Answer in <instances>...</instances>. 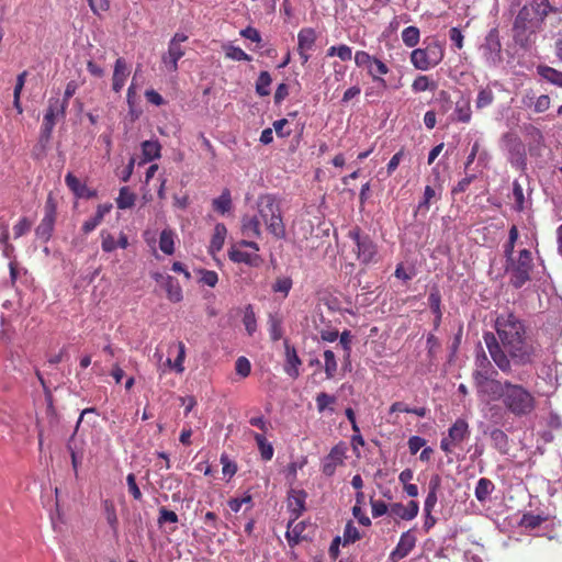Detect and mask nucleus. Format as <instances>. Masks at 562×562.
<instances>
[{"mask_svg":"<svg viewBox=\"0 0 562 562\" xmlns=\"http://www.w3.org/2000/svg\"><path fill=\"white\" fill-rule=\"evenodd\" d=\"M524 7L531 9L535 15L541 18L543 21L550 12L554 11L549 0H531L530 4H525Z\"/></svg>","mask_w":562,"mask_h":562,"instance_id":"33","label":"nucleus"},{"mask_svg":"<svg viewBox=\"0 0 562 562\" xmlns=\"http://www.w3.org/2000/svg\"><path fill=\"white\" fill-rule=\"evenodd\" d=\"M475 367L476 369L472 373L474 384L480 393L488 395L491 383L495 380L492 379V375L496 374V371L484 353L476 357Z\"/></svg>","mask_w":562,"mask_h":562,"instance_id":"11","label":"nucleus"},{"mask_svg":"<svg viewBox=\"0 0 562 562\" xmlns=\"http://www.w3.org/2000/svg\"><path fill=\"white\" fill-rule=\"evenodd\" d=\"M257 211L260 221L263 222L268 232L276 238L285 237V226L283 224L280 204L272 194H261L257 200Z\"/></svg>","mask_w":562,"mask_h":562,"instance_id":"4","label":"nucleus"},{"mask_svg":"<svg viewBox=\"0 0 562 562\" xmlns=\"http://www.w3.org/2000/svg\"><path fill=\"white\" fill-rule=\"evenodd\" d=\"M126 483H127V486H128V492L134 497V499L140 501L142 497H143V494H142V492H140L137 483H136V476H135L134 473H130L126 476Z\"/></svg>","mask_w":562,"mask_h":562,"instance_id":"59","label":"nucleus"},{"mask_svg":"<svg viewBox=\"0 0 562 562\" xmlns=\"http://www.w3.org/2000/svg\"><path fill=\"white\" fill-rule=\"evenodd\" d=\"M494 490L495 485L490 479L481 477L475 485L474 495L480 503H485Z\"/></svg>","mask_w":562,"mask_h":562,"instance_id":"29","label":"nucleus"},{"mask_svg":"<svg viewBox=\"0 0 562 562\" xmlns=\"http://www.w3.org/2000/svg\"><path fill=\"white\" fill-rule=\"evenodd\" d=\"M135 203V194L130 191L127 187H123L120 190L116 199V205L121 210L130 209Z\"/></svg>","mask_w":562,"mask_h":562,"instance_id":"42","label":"nucleus"},{"mask_svg":"<svg viewBox=\"0 0 562 562\" xmlns=\"http://www.w3.org/2000/svg\"><path fill=\"white\" fill-rule=\"evenodd\" d=\"M537 74L549 83L562 88V71L547 65H539Z\"/></svg>","mask_w":562,"mask_h":562,"instance_id":"28","label":"nucleus"},{"mask_svg":"<svg viewBox=\"0 0 562 562\" xmlns=\"http://www.w3.org/2000/svg\"><path fill=\"white\" fill-rule=\"evenodd\" d=\"M395 412L415 414L419 417H425L427 415V409L425 407L411 408L404 402H395L391 405L390 413H395Z\"/></svg>","mask_w":562,"mask_h":562,"instance_id":"46","label":"nucleus"},{"mask_svg":"<svg viewBox=\"0 0 562 562\" xmlns=\"http://www.w3.org/2000/svg\"><path fill=\"white\" fill-rule=\"evenodd\" d=\"M184 54L186 50L181 45L169 43L168 50L162 55L161 60L169 71L176 72L178 70V61Z\"/></svg>","mask_w":562,"mask_h":562,"instance_id":"19","label":"nucleus"},{"mask_svg":"<svg viewBox=\"0 0 562 562\" xmlns=\"http://www.w3.org/2000/svg\"><path fill=\"white\" fill-rule=\"evenodd\" d=\"M112 204H99L95 214L82 224V232L89 234L97 228L103 217L111 211Z\"/></svg>","mask_w":562,"mask_h":562,"instance_id":"25","label":"nucleus"},{"mask_svg":"<svg viewBox=\"0 0 562 562\" xmlns=\"http://www.w3.org/2000/svg\"><path fill=\"white\" fill-rule=\"evenodd\" d=\"M65 182L69 190L75 194L78 199H92L97 196V191L88 188L85 183H82L77 177H75L71 172H68L65 177Z\"/></svg>","mask_w":562,"mask_h":562,"instance_id":"17","label":"nucleus"},{"mask_svg":"<svg viewBox=\"0 0 562 562\" xmlns=\"http://www.w3.org/2000/svg\"><path fill=\"white\" fill-rule=\"evenodd\" d=\"M472 117V111L469 99H461L456 103L453 119L457 122L469 123Z\"/></svg>","mask_w":562,"mask_h":562,"instance_id":"30","label":"nucleus"},{"mask_svg":"<svg viewBox=\"0 0 562 562\" xmlns=\"http://www.w3.org/2000/svg\"><path fill=\"white\" fill-rule=\"evenodd\" d=\"M442 58L443 47L438 41H431L425 48H416L411 53V63L419 70H428L437 66Z\"/></svg>","mask_w":562,"mask_h":562,"instance_id":"7","label":"nucleus"},{"mask_svg":"<svg viewBox=\"0 0 562 562\" xmlns=\"http://www.w3.org/2000/svg\"><path fill=\"white\" fill-rule=\"evenodd\" d=\"M420 38L419 29L416 26H407L402 32V41L407 47H415Z\"/></svg>","mask_w":562,"mask_h":562,"instance_id":"41","label":"nucleus"},{"mask_svg":"<svg viewBox=\"0 0 562 562\" xmlns=\"http://www.w3.org/2000/svg\"><path fill=\"white\" fill-rule=\"evenodd\" d=\"M488 396L499 401L503 408L516 418L530 416L537 407L533 393L525 385L509 380H494L491 383Z\"/></svg>","mask_w":562,"mask_h":562,"instance_id":"2","label":"nucleus"},{"mask_svg":"<svg viewBox=\"0 0 562 562\" xmlns=\"http://www.w3.org/2000/svg\"><path fill=\"white\" fill-rule=\"evenodd\" d=\"M221 463L223 465L222 471L224 475H228L229 477H232L236 473L237 465L235 462L229 460L226 453H223L221 456Z\"/></svg>","mask_w":562,"mask_h":562,"instance_id":"62","label":"nucleus"},{"mask_svg":"<svg viewBox=\"0 0 562 562\" xmlns=\"http://www.w3.org/2000/svg\"><path fill=\"white\" fill-rule=\"evenodd\" d=\"M130 76V68L124 58L120 57L115 60L112 78V89L116 93L121 92L125 85L126 78Z\"/></svg>","mask_w":562,"mask_h":562,"instance_id":"18","label":"nucleus"},{"mask_svg":"<svg viewBox=\"0 0 562 562\" xmlns=\"http://www.w3.org/2000/svg\"><path fill=\"white\" fill-rule=\"evenodd\" d=\"M254 439L258 446L261 459L263 461H270L273 457V447L270 442L267 441L266 437L262 434L255 432Z\"/></svg>","mask_w":562,"mask_h":562,"instance_id":"34","label":"nucleus"},{"mask_svg":"<svg viewBox=\"0 0 562 562\" xmlns=\"http://www.w3.org/2000/svg\"><path fill=\"white\" fill-rule=\"evenodd\" d=\"M225 56L236 61H250L252 58L250 55L245 53L240 47L228 44L224 46Z\"/></svg>","mask_w":562,"mask_h":562,"instance_id":"44","label":"nucleus"},{"mask_svg":"<svg viewBox=\"0 0 562 562\" xmlns=\"http://www.w3.org/2000/svg\"><path fill=\"white\" fill-rule=\"evenodd\" d=\"M292 279L289 277L278 278L272 285V290L286 296L292 289Z\"/></svg>","mask_w":562,"mask_h":562,"instance_id":"55","label":"nucleus"},{"mask_svg":"<svg viewBox=\"0 0 562 562\" xmlns=\"http://www.w3.org/2000/svg\"><path fill=\"white\" fill-rule=\"evenodd\" d=\"M501 147L505 151L507 160L515 169L526 171L527 151L522 140L514 133H505L501 139Z\"/></svg>","mask_w":562,"mask_h":562,"instance_id":"6","label":"nucleus"},{"mask_svg":"<svg viewBox=\"0 0 562 562\" xmlns=\"http://www.w3.org/2000/svg\"><path fill=\"white\" fill-rule=\"evenodd\" d=\"M316 41V32L312 27H304L297 34V48L311 50Z\"/></svg>","mask_w":562,"mask_h":562,"instance_id":"32","label":"nucleus"},{"mask_svg":"<svg viewBox=\"0 0 562 562\" xmlns=\"http://www.w3.org/2000/svg\"><path fill=\"white\" fill-rule=\"evenodd\" d=\"M168 297L172 302H179L182 300V290L178 282H175L172 278H169L167 284Z\"/></svg>","mask_w":562,"mask_h":562,"instance_id":"56","label":"nucleus"},{"mask_svg":"<svg viewBox=\"0 0 562 562\" xmlns=\"http://www.w3.org/2000/svg\"><path fill=\"white\" fill-rule=\"evenodd\" d=\"M360 537L358 528L353 525L352 520H349L344 529L342 546L353 543L359 540Z\"/></svg>","mask_w":562,"mask_h":562,"instance_id":"48","label":"nucleus"},{"mask_svg":"<svg viewBox=\"0 0 562 562\" xmlns=\"http://www.w3.org/2000/svg\"><path fill=\"white\" fill-rule=\"evenodd\" d=\"M55 217L56 207L52 198L49 196L45 205V215L35 229L36 237L44 243L47 241L52 236V233L54 231Z\"/></svg>","mask_w":562,"mask_h":562,"instance_id":"14","label":"nucleus"},{"mask_svg":"<svg viewBox=\"0 0 562 562\" xmlns=\"http://www.w3.org/2000/svg\"><path fill=\"white\" fill-rule=\"evenodd\" d=\"M435 87H436L435 82L430 81L429 77L424 76V75L418 76L412 85V89L414 92H423L426 90H432V89H435Z\"/></svg>","mask_w":562,"mask_h":562,"instance_id":"52","label":"nucleus"},{"mask_svg":"<svg viewBox=\"0 0 562 562\" xmlns=\"http://www.w3.org/2000/svg\"><path fill=\"white\" fill-rule=\"evenodd\" d=\"M228 257L233 262L246 263L251 267H258L261 262V258L257 254H249L238 248H232L228 251Z\"/></svg>","mask_w":562,"mask_h":562,"instance_id":"24","label":"nucleus"},{"mask_svg":"<svg viewBox=\"0 0 562 562\" xmlns=\"http://www.w3.org/2000/svg\"><path fill=\"white\" fill-rule=\"evenodd\" d=\"M307 493L304 490L291 488L288 493L286 507L290 517L299 519L305 512Z\"/></svg>","mask_w":562,"mask_h":562,"instance_id":"15","label":"nucleus"},{"mask_svg":"<svg viewBox=\"0 0 562 562\" xmlns=\"http://www.w3.org/2000/svg\"><path fill=\"white\" fill-rule=\"evenodd\" d=\"M346 445L339 442L334 446L329 453L322 461V472L326 476H333L338 465L344 464L346 458Z\"/></svg>","mask_w":562,"mask_h":562,"instance_id":"12","label":"nucleus"},{"mask_svg":"<svg viewBox=\"0 0 562 562\" xmlns=\"http://www.w3.org/2000/svg\"><path fill=\"white\" fill-rule=\"evenodd\" d=\"M416 535L414 530L409 529L403 532L394 550L389 555V562H400L406 558L416 546Z\"/></svg>","mask_w":562,"mask_h":562,"instance_id":"13","label":"nucleus"},{"mask_svg":"<svg viewBox=\"0 0 562 562\" xmlns=\"http://www.w3.org/2000/svg\"><path fill=\"white\" fill-rule=\"evenodd\" d=\"M272 77L268 71H261L256 80L255 90L259 97H267L270 94V85Z\"/></svg>","mask_w":562,"mask_h":562,"instance_id":"35","label":"nucleus"},{"mask_svg":"<svg viewBox=\"0 0 562 562\" xmlns=\"http://www.w3.org/2000/svg\"><path fill=\"white\" fill-rule=\"evenodd\" d=\"M428 303H429V307L432 311V313L435 315H437L438 322H440L441 316H442L441 308H440L441 295H440V291L437 286H434L430 290L429 295H428Z\"/></svg>","mask_w":562,"mask_h":562,"instance_id":"40","label":"nucleus"},{"mask_svg":"<svg viewBox=\"0 0 562 562\" xmlns=\"http://www.w3.org/2000/svg\"><path fill=\"white\" fill-rule=\"evenodd\" d=\"M178 355L172 363L170 359H167V366L173 368L177 373H182L184 371L183 362L186 359V346L183 342H178Z\"/></svg>","mask_w":562,"mask_h":562,"instance_id":"49","label":"nucleus"},{"mask_svg":"<svg viewBox=\"0 0 562 562\" xmlns=\"http://www.w3.org/2000/svg\"><path fill=\"white\" fill-rule=\"evenodd\" d=\"M324 361V371L326 374V379L330 380L336 375L338 369V363L334 351H331L330 349L325 350Z\"/></svg>","mask_w":562,"mask_h":562,"instance_id":"37","label":"nucleus"},{"mask_svg":"<svg viewBox=\"0 0 562 562\" xmlns=\"http://www.w3.org/2000/svg\"><path fill=\"white\" fill-rule=\"evenodd\" d=\"M544 521V518L540 515L531 513L525 514L520 520V526L529 529L539 527Z\"/></svg>","mask_w":562,"mask_h":562,"instance_id":"54","label":"nucleus"},{"mask_svg":"<svg viewBox=\"0 0 562 562\" xmlns=\"http://www.w3.org/2000/svg\"><path fill=\"white\" fill-rule=\"evenodd\" d=\"M142 151L147 161L160 157V145L156 140H145L142 143Z\"/></svg>","mask_w":562,"mask_h":562,"instance_id":"38","label":"nucleus"},{"mask_svg":"<svg viewBox=\"0 0 562 562\" xmlns=\"http://www.w3.org/2000/svg\"><path fill=\"white\" fill-rule=\"evenodd\" d=\"M469 424L463 418H458L448 429V437L454 442V445H460L463 440L469 438Z\"/></svg>","mask_w":562,"mask_h":562,"instance_id":"21","label":"nucleus"},{"mask_svg":"<svg viewBox=\"0 0 562 562\" xmlns=\"http://www.w3.org/2000/svg\"><path fill=\"white\" fill-rule=\"evenodd\" d=\"M543 20L535 15V12L527 7H522L513 23V40L521 48L531 47L537 40Z\"/></svg>","mask_w":562,"mask_h":562,"instance_id":"3","label":"nucleus"},{"mask_svg":"<svg viewBox=\"0 0 562 562\" xmlns=\"http://www.w3.org/2000/svg\"><path fill=\"white\" fill-rule=\"evenodd\" d=\"M390 509L392 515L403 520H412L418 515L419 505L416 501L408 502L406 506L402 503H393Z\"/></svg>","mask_w":562,"mask_h":562,"instance_id":"20","label":"nucleus"},{"mask_svg":"<svg viewBox=\"0 0 562 562\" xmlns=\"http://www.w3.org/2000/svg\"><path fill=\"white\" fill-rule=\"evenodd\" d=\"M494 101V93L491 88H482L479 90L476 100H475V108L477 110H482L488 105H491Z\"/></svg>","mask_w":562,"mask_h":562,"instance_id":"45","label":"nucleus"},{"mask_svg":"<svg viewBox=\"0 0 562 562\" xmlns=\"http://www.w3.org/2000/svg\"><path fill=\"white\" fill-rule=\"evenodd\" d=\"M177 521H178V515L175 512L169 510L166 507H161L159 509V517H158L159 525H162L166 522L176 524Z\"/></svg>","mask_w":562,"mask_h":562,"instance_id":"63","label":"nucleus"},{"mask_svg":"<svg viewBox=\"0 0 562 562\" xmlns=\"http://www.w3.org/2000/svg\"><path fill=\"white\" fill-rule=\"evenodd\" d=\"M374 57H372L369 53L364 50H358L355 54V63L358 67L368 68L369 75L372 77L373 81L379 82L381 86L385 87L386 82L382 77L375 75L374 69L372 67V61Z\"/></svg>","mask_w":562,"mask_h":562,"instance_id":"22","label":"nucleus"},{"mask_svg":"<svg viewBox=\"0 0 562 562\" xmlns=\"http://www.w3.org/2000/svg\"><path fill=\"white\" fill-rule=\"evenodd\" d=\"M173 233L168 229H164L159 237V248L166 255H172L175 251L173 247Z\"/></svg>","mask_w":562,"mask_h":562,"instance_id":"43","label":"nucleus"},{"mask_svg":"<svg viewBox=\"0 0 562 562\" xmlns=\"http://www.w3.org/2000/svg\"><path fill=\"white\" fill-rule=\"evenodd\" d=\"M239 35L246 40H249V41L256 43L258 48L262 47V37H261L260 32L257 29H255L252 26H247V27L240 30Z\"/></svg>","mask_w":562,"mask_h":562,"instance_id":"53","label":"nucleus"},{"mask_svg":"<svg viewBox=\"0 0 562 562\" xmlns=\"http://www.w3.org/2000/svg\"><path fill=\"white\" fill-rule=\"evenodd\" d=\"M227 234L226 226L222 223H217L214 228V234L211 240L210 248L212 251H220L224 245V240Z\"/></svg>","mask_w":562,"mask_h":562,"instance_id":"36","label":"nucleus"},{"mask_svg":"<svg viewBox=\"0 0 562 562\" xmlns=\"http://www.w3.org/2000/svg\"><path fill=\"white\" fill-rule=\"evenodd\" d=\"M67 108L68 106H66V103L60 102L59 98H50L48 100V105L44 114L41 128L42 139L48 140L50 138L54 126L56 124V120L58 117H65Z\"/></svg>","mask_w":562,"mask_h":562,"instance_id":"10","label":"nucleus"},{"mask_svg":"<svg viewBox=\"0 0 562 562\" xmlns=\"http://www.w3.org/2000/svg\"><path fill=\"white\" fill-rule=\"evenodd\" d=\"M336 402V397L327 393H319L316 396V406L319 412H324L330 404Z\"/></svg>","mask_w":562,"mask_h":562,"instance_id":"61","label":"nucleus"},{"mask_svg":"<svg viewBox=\"0 0 562 562\" xmlns=\"http://www.w3.org/2000/svg\"><path fill=\"white\" fill-rule=\"evenodd\" d=\"M436 103L439 106V110L442 113H447L452 105V101L450 99V94L446 90H440L436 98Z\"/></svg>","mask_w":562,"mask_h":562,"instance_id":"57","label":"nucleus"},{"mask_svg":"<svg viewBox=\"0 0 562 562\" xmlns=\"http://www.w3.org/2000/svg\"><path fill=\"white\" fill-rule=\"evenodd\" d=\"M348 237L355 243L357 259L362 265L378 261V246L368 234H363L359 227H355L348 232Z\"/></svg>","mask_w":562,"mask_h":562,"instance_id":"8","label":"nucleus"},{"mask_svg":"<svg viewBox=\"0 0 562 562\" xmlns=\"http://www.w3.org/2000/svg\"><path fill=\"white\" fill-rule=\"evenodd\" d=\"M297 519L290 517L286 526L285 538L290 546L297 544L303 538V531L305 530L306 524L304 521L296 522Z\"/></svg>","mask_w":562,"mask_h":562,"instance_id":"23","label":"nucleus"},{"mask_svg":"<svg viewBox=\"0 0 562 562\" xmlns=\"http://www.w3.org/2000/svg\"><path fill=\"white\" fill-rule=\"evenodd\" d=\"M243 323L248 335H254L257 330V319L251 305L246 306Z\"/></svg>","mask_w":562,"mask_h":562,"instance_id":"47","label":"nucleus"},{"mask_svg":"<svg viewBox=\"0 0 562 562\" xmlns=\"http://www.w3.org/2000/svg\"><path fill=\"white\" fill-rule=\"evenodd\" d=\"M269 333L272 341H278L283 336L282 319L274 314L269 315Z\"/></svg>","mask_w":562,"mask_h":562,"instance_id":"39","label":"nucleus"},{"mask_svg":"<svg viewBox=\"0 0 562 562\" xmlns=\"http://www.w3.org/2000/svg\"><path fill=\"white\" fill-rule=\"evenodd\" d=\"M513 196L515 201L514 209L519 212L522 211L525 209L524 189L517 180L513 182Z\"/></svg>","mask_w":562,"mask_h":562,"instance_id":"51","label":"nucleus"},{"mask_svg":"<svg viewBox=\"0 0 562 562\" xmlns=\"http://www.w3.org/2000/svg\"><path fill=\"white\" fill-rule=\"evenodd\" d=\"M213 210L222 215L229 212L233 207L231 191L224 189L221 195L212 201Z\"/></svg>","mask_w":562,"mask_h":562,"instance_id":"31","label":"nucleus"},{"mask_svg":"<svg viewBox=\"0 0 562 562\" xmlns=\"http://www.w3.org/2000/svg\"><path fill=\"white\" fill-rule=\"evenodd\" d=\"M480 50L486 65L491 67L498 66L503 61L499 32L496 27L488 31Z\"/></svg>","mask_w":562,"mask_h":562,"instance_id":"9","label":"nucleus"},{"mask_svg":"<svg viewBox=\"0 0 562 562\" xmlns=\"http://www.w3.org/2000/svg\"><path fill=\"white\" fill-rule=\"evenodd\" d=\"M31 227H32V222L29 221L26 217H22L13 226L14 238H19V237L25 235L27 232H30Z\"/></svg>","mask_w":562,"mask_h":562,"instance_id":"60","label":"nucleus"},{"mask_svg":"<svg viewBox=\"0 0 562 562\" xmlns=\"http://www.w3.org/2000/svg\"><path fill=\"white\" fill-rule=\"evenodd\" d=\"M504 267L513 288L521 289L531 279L530 273L533 268L531 251L529 249L519 250L517 257L505 262Z\"/></svg>","mask_w":562,"mask_h":562,"instance_id":"5","label":"nucleus"},{"mask_svg":"<svg viewBox=\"0 0 562 562\" xmlns=\"http://www.w3.org/2000/svg\"><path fill=\"white\" fill-rule=\"evenodd\" d=\"M432 199H438L435 189L431 186H426L423 200L417 205V212L426 213L429 210V204Z\"/></svg>","mask_w":562,"mask_h":562,"instance_id":"50","label":"nucleus"},{"mask_svg":"<svg viewBox=\"0 0 562 562\" xmlns=\"http://www.w3.org/2000/svg\"><path fill=\"white\" fill-rule=\"evenodd\" d=\"M201 282L213 288L218 281V276L215 271L201 269Z\"/></svg>","mask_w":562,"mask_h":562,"instance_id":"64","label":"nucleus"},{"mask_svg":"<svg viewBox=\"0 0 562 562\" xmlns=\"http://www.w3.org/2000/svg\"><path fill=\"white\" fill-rule=\"evenodd\" d=\"M241 233L248 238H259L261 236V228L258 216L244 215L241 218Z\"/></svg>","mask_w":562,"mask_h":562,"instance_id":"26","label":"nucleus"},{"mask_svg":"<svg viewBox=\"0 0 562 562\" xmlns=\"http://www.w3.org/2000/svg\"><path fill=\"white\" fill-rule=\"evenodd\" d=\"M236 373L243 378H246L250 374L251 364L250 361L246 357H239L235 363Z\"/></svg>","mask_w":562,"mask_h":562,"instance_id":"58","label":"nucleus"},{"mask_svg":"<svg viewBox=\"0 0 562 562\" xmlns=\"http://www.w3.org/2000/svg\"><path fill=\"white\" fill-rule=\"evenodd\" d=\"M493 333L484 334V341L490 356L497 368L509 373L512 362L516 366H526L532 362L535 346L528 335L525 321L513 312H503L495 318Z\"/></svg>","mask_w":562,"mask_h":562,"instance_id":"1","label":"nucleus"},{"mask_svg":"<svg viewBox=\"0 0 562 562\" xmlns=\"http://www.w3.org/2000/svg\"><path fill=\"white\" fill-rule=\"evenodd\" d=\"M490 438L493 448H495L501 454H507L509 452V438L506 432L499 428H494L490 431Z\"/></svg>","mask_w":562,"mask_h":562,"instance_id":"27","label":"nucleus"},{"mask_svg":"<svg viewBox=\"0 0 562 562\" xmlns=\"http://www.w3.org/2000/svg\"><path fill=\"white\" fill-rule=\"evenodd\" d=\"M284 372L292 379H297L300 376V367L302 364V360L299 357L296 349L294 346L290 344L288 339L284 340Z\"/></svg>","mask_w":562,"mask_h":562,"instance_id":"16","label":"nucleus"}]
</instances>
